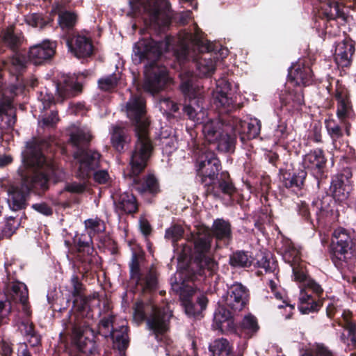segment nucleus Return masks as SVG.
I'll use <instances>...</instances> for the list:
<instances>
[{
    "label": "nucleus",
    "mask_w": 356,
    "mask_h": 356,
    "mask_svg": "<svg viewBox=\"0 0 356 356\" xmlns=\"http://www.w3.org/2000/svg\"><path fill=\"white\" fill-rule=\"evenodd\" d=\"M232 312L223 305H219L213 313V328L222 334L234 333L236 331V319L241 314Z\"/></svg>",
    "instance_id": "21"
},
{
    "label": "nucleus",
    "mask_w": 356,
    "mask_h": 356,
    "mask_svg": "<svg viewBox=\"0 0 356 356\" xmlns=\"http://www.w3.org/2000/svg\"><path fill=\"white\" fill-rule=\"evenodd\" d=\"M252 266L254 268H264L266 273H274L277 267V261L273 257L262 251H259L252 255Z\"/></svg>",
    "instance_id": "44"
},
{
    "label": "nucleus",
    "mask_w": 356,
    "mask_h": 356,
    "mask_svg": "<svg viewBox=\"0 0 356 356\" xmlns=\"http://www.w3.org/2000/svg\"><path fill=\"white\" fill-rule=\"evenodd\" d=\"M120 78L115 73L99 79L97 81L99 88L104 92H112L118 85Z\"/></svg>",
    "instance_id": "51"
},
{
    "label": "nucleus",
    "mask_w": 356,
    "mask_h": 356,
    "mask_svg": "<svg viewBox=\"0 0 356 356\" xmlns=\"http://www.w3.org/2000/svg\"><path fill=\"white\" fill-rule=\"evenodd\" d=\"M79 319L75 318L76 322L72 326L73 342L82 353H91V348H88V346L90 345L91 347H94L95 342L92 339H90L87 334L88 332L94 333V331L89 327L88 323L86 321L79 322Z\"/></svg>",
    "instance_id": "30"
},
{
    "label": "nucleus",
    "mask_w": 356,
    "mask_h": 356,
    "mask_svg": "<svg viewBox=\"0 0 356 356\" xmlns=\"http://www.w3.org/2000/svg\"><path fill=\"white\" fill-rule=\"evenodd\" d=\"M44 142L33 138L26 144V152L22 154V161L29 168H35L42 171L33 176H22V182L29 186L30 193L35 189L45 191L49 188L51 177L56 173L58 169L56 163L48 160L42 152Z\"/></svg>",
    "instance_id": "6"
},
{
    "label": "nucleus",
    "mask_w": 356,
    "mask_h": 356,
    "mask_svg": "<svg viewBox=\"0 0 356 356\" xmlns=\"http://www.w3.org/2000/svg\"><path fill=\"white\" fill-rule=\"evenodd\" d=\"M222 305L232 309L234 314H239L248 309L250 293L241 283L235 282L227 289L221 297Z\"/></svg>",
    "instance_id": "13"
},
{
    "label": "nucleus",
    "mask_w": 356,
    "mask_h": 356,
    "mask_svg": "<svg viewBox=\"0 0 356 356\" xmlns=\"http://www.w3.org/2000/svg\"><path fill=\"white\" fill-rule=\"evenodd\" d=\"M212 236L208 230L191 235L190 244H183L178 257L179 261L188 260L182 282L172 284V290L179 295L186 314L190 317L199 316L206 309L209 300L197 286L188 284L205 282L218 270V264L211 254Z\"/></svg>",
    "instance_id": "1"
},
{
    "label": "nucleus",
    "mask_w": 356,
    "mask_h": 356,
    "mask_svg": "<svg viewBox=\"0 0 356 356\" xmlns=\"http://www.w3.org/2000/svg\"><path fill=\"white\" fill-rule=\"evenodd\" d=\"M189 72L181 78L179 89L185 98L184 113L188 119L199 122L205 114L204 98L200 86Z\"/></svg>",
    "instance_id": "9"
},
{
    "label": "nucleus",
    "mask_w": 356,
    "mask_h": 356,
    "mask_svg": "<svg viewBox=\"0 0 356 356\" xmlns=\"http://www.w3.org/2000/svg\"><path fill=\"white\" fill-rule=\"evenodd\" d=\"M122 330L124 331H122L117 335L115 341L113 342L114 347L118 350L114 356H126V350L129 347V339L127 329L122 328Z\"/></svg>",
    "instance_id": "49"
},
{
    "label": "nucleus",
    "mask_w": 356,
    "mask_h": 356,
    "mask_svg": "<svg viewBox=\"0 0 356 356\" xmlns=\"http://www.w3.org/2000/svg\"><path fill=\"white\" fill-rule=\"evenodd\" d=\"M26 22L28 24L34 27L43 28L47 24L42 15L39 13H33L27 15L26 17Z\"/></svg>",
    "instance_id": "61"
},
{
    "label": "nucleus",
    "mask_w": 356,
    "mask_h": 356,
    "mask_svg": "<svg viewBox=\"0 0 356 356\" xmlns=\"http://www.w3.org/2000/svg\"><path fill=\"white\" fill-rule=\"evenodd\" d=\"M213 104L218 109V120H210L202 127L205 140L210 144L216 142L229 122V113L238 108L236 103V90L226 79L217 81L216 88L213 94Z\"/></svg>",
    "instance_id": "5"
},
{
    "label": "nucleus",
    "mask_w": 356,
    "mask_h": 356,
    "mask_svg": "<svg viewBox=\"0 0 356 356\" xmlns=\"http://www.w3.org/2000/svg\"><path fill=\"white\" fill-rule=\"evenodd\" d=\"M232 125L231 122H228L225 125L224 132L218 138L216 142L213 143L216 146V148L220 152H232L234 151L237 134L235 131L228 128L229 126Z\"/></svg>",
    "instance_id": "40"
},
{
    "label": "nucleus",
    "mask_w": 356,
    "mask_h": 356,
    "mask_svg": "<svg viewBox=\"0 0 356 356\" xmlns=\"http://www.w3.org/2000/svg\"><path fill=\"white\" fill-rule=\"evenodd\" d=\"M252 261V253L245 250H236L229 257V264L234 268H250Z\"/></svg>",
    "instance_id": "45"
},
{
    "label": "nucleus",
    "mask_w": 356,
    "mask_h": 356,
    "mask_svg": "<svg viewBox=\"0 0 356 356\" xmlns=\"http://www.w3.org/2000/svg\"><path fill=\"white\" fill-rule=\"evenodd\" d=\"M334 98L337 102V115L339 120H354L355 113L353 111L348 89L345 86L337 81Z\"/></svg>",
    "instance_id": "26"
},
{
    "label": "nucleus",
    "mask_w": 356,
    "mask_h": 356,
    "mask_svg": "<svg viewBox=\"0 0 356 356\" xmlns=\"http://www.w3.org/2000/svg\"><path fill=\"white\" fill-rule=\"evenodd\" d=\"M57 42L50 40H44L42 42L29 48L28 56L35 65H41L51 60L56 54Z\"/></svg>",
    "instance_id": "29"
},
{
    "label": "nucleus",
    "mask_w": 356,
    "mask_h": 356,
    "mask_svg": "<svg viewBox=\"0 0 356 356\" xmlns=\"http://www.w3.org/2000/svg\"><path fill=\"white\" fill-rule=\"evenodd\" d=\"M59 121L58 113L56 110H52L49 114L44 115L42 122L45 127H54Z\"/></svg>",
    "instance_id": "64"
},
{
    "label": "nucleus",
    "mask_w": 356,
    "mask_h": 356,
    "mask_svg": "<svg viewBox=\"0 0 356 356\" xmlns=\"http://www.w3.org/2000/svg\"><path fill=\"white\" fill-rule=\"evenodd\" d=\"M66 43L70 51L77 58H88L93 54L94 46L89 37L79 33H68Z\"/></svg>",
    "instance_id": "27"
},
{
    "label": "nucleus",
    "mask_w": 356,
    "mask_h": 356,
    "mask_svg": "<svg viewBox=\"0 0 356 356\" xmlns=\"http://www.w3.org/2000/svg\"><path fill=\"white\" fill-rule=\"evenodd\" d=\"M300 356H335L333 353L324 345H317L316 348L306 349Z\"/></svg>",
    "instance_id": "58"
},
{
    "label": "nucleus",
    "mask_w": 356,
    "mask_h": 356,
    "mask_svg": "<svg viewBox=\"0 0 356 356\" xmlns=\"http://www.w3.org/2000/svg\"><path fill=\"white\" fill-rule=\"evenodd\" d=\"M325 124L327 134L332 138L333 143L343 137V131L342 127L337 122L333 120H325Z\"/></svg>",
    "instance_id": "55"
},
{
    "label": "nucleus",
    "mask_w": 356,
    "mask_h": 356,
    "mask_svg": "<svg viewBox=\"0 0 356 356\" xmlns=\"http://www.w3.org/2000/svg\"><path fill=\"white\" fill-rule=\"evenodd\" d=\"M63 8L62 2L56 3L55 10L58 15V24L62 30L72 31L77 22L78 15L75 12L63 10Z\"/></svg>",
    "instance_id": "43"
},
{
    "label": "nucleus",
    "mask_w": 356,
    "mask_h": 356,
    "mask_svg": "<svg viewBox=\"0 0 356 356\" xmlns=\"http://www.w3.org/2000/svg\"><path fill=\"white\" fill-rule=\"evenodd\" d=\"M29 187L22 182L19 186H13L9 189L8 203L12 211H17L26 208L30 195Z\"/></svg>",
    "instance_id": "32"
},
{
    "label": "nucleus",
    "mask_w": 356,
    "mask_h": 356,
    "mask_svg": "<svg viewBox=\"0 0 356 356\" xmlns=\"http://www.w3.org/2000/svg\"><path fill=\"white\" fill-rule=\"evenodd\" d=\"M84 225L88 231V235L92 238L96 234L104 232L106 228L104 221L97 217L86 220Z\"/></svg>",
    "instance_id": "48"
},
{
    "label": "nucleus",
    "mask_w": 356,
    "mask_h": 356,
    "mask_svg": "<svg viewBox=\"0 0 356 356\" xmlns=\"http://www.w3.org/2000/svg\"><path fill=\"white\" fill-rule=\"evenodd\" d=\"M327 159L323 149L316 148L306 154L302 160V168L309 170L318 180L325 177Z\"/></svg>",
    "instance_id": "24"
},
{
    "label": "nucleus",
    "mask_w": 356,
    "mask_h": 356,
    "mask_svg": "<svg viewBox=\"0 0 356 356\" xmlns=\"http://www.w3.org/2000/svg\"><path fill=\"white\" fill-rule=\"evenodd\" d=\"M314 74L309 59H299L289 69L287 84L302 88L311 85Z\"/></svg>",
    "instance_id": "18"
},
{
    "label": "nucleus",
    "mask_w": 356,
    "mask_h": 356,
    "mask_svg": "<svg viewBox=\"0 0 356 356\" xmlns=\"http://www.w3.org/2000/svg\"><path fill=\"white\" fill-rule=\"evenodd\" d=\"M296 211L298 216L301 218L302 220L308 223L312 227H315L316 224H314V220L311 216V211H312V204L309 206L305 202H300L297 204Z\"/></svg>",
    "instance_id": "53"
},
{
    "label": "nucleus",
    "mask_w": 356,
    "mask_h": 356,
    "mask_svg": "<svg viewBox=\"0 0 356 356\" xmlns=\"http://www.w3.org/2000/svg\"><path fill=\"white\" fill-rule=\"evenodd\" d=\"M229 121L232 125L229 126L228 128L239 135L243 142L256 138L260 134L261 123L256 118L250 119L248 122L229 115Z\"/></svg>",
    "instance_id": "23"
},
{
    "label": "nucleus",
    "mask_w": 356,
    "mask_h": 356,
    "mask_svg": "<svg viewBox=\"0 0 356 356\" xmlns=\"http://www.w3.org/2000/svg\"><path fill=\"white\" fill-rule=\"evenodd\" d=\"M72 289L70 291L72 298V307L70 313L76 318L92 319L93 311L89 304V298L86 296V286L77 275L74 274L70 279Z\"/></svg>",
    "instance_id": "12"
},
{
    "label": "nucleus",
    "mask_w": 356,
    "mask_h": 356,
    "mask_svg": "<svg viewBox=\"0 0 356 356\" xmlns=\"http://www.w3.org/2000/svg\"><path fill=\"white\" fill-rule=\"evenodd\" d=\"M355 245V239L349 230L342 227L334 230L330 245V254L331 260L337 267L342 266L343 262H348Z\"/></svg>",
    "instance_id": "11"
},
{
    "label": "nucleus",
    "mask_w": 356,
    "mask_h": 356,
    "mask_svg": "<svg viewBox=\"0 0 356 356\" xmlns=\"http://www.w3.org/2000/svg\"><path fill=\"white\" fill-rule=\"evenodd\" d=\"M138 228L145 241H148L154 230L150 222L144 215L140 216L139 218Z\"/></svg>",
    "instance_id": "60"
},
{
    "label": "nucleus",
    "mask_w": 356,
    "mask_h": 356,
    "mask_svg": "<svg viewBox=\"0 0 356 356\" xmlns=\"http://www.w3.org/2000/svg\"><path fill=\"white\" fill-rule=\"evenodd\" d=\"M305 291L309 290L316 294L318 298H321L323 293V289L321 286L314 280L309 278L304 285Z\"/></svg>",
    "instance_id": "63"
},
{
    "label": "nucleus",
    "mask_w": 356,
    "mask_h": 356,
    "mask_svg": "<svg viewBox=\"0 0 356 356\" xmlns=\"http://www.w3.org/2000/svg\"><path fill=\"white\" fill-rule=\"evenodd\" d=\"M207 196L220 197L225 195L231 197L236 193V188L228 172L222 171L214 176L213 179H209L203 184Z\"/></svg>",
    "instance_id": "17"
},
{
    "label": "nucleus",
    "mask_w": 356,
    "mask_h": 356,
    "mask_svg": "<svg viewBox=\"0 0 356 356\" xmlns=\"http://www.w3.org/2000/svg\"><path fill=\"white\" fill-rule=\"evenodd\" d=\"M194 26L193 33L186 31L179 33L175 54L180 63L191 60L197 76L209 77L216 70V62L211 55L209 58L200 57V55L214 51L213 44L204 40V33L196 23H194Z\"/></svg>",
    "instance_id": "3"
},
{
    "label": "nucleus",
    "mask_w": 356,
    "mask_h": 356,
    "mask_svg": "<svg viewBox=\"0 0 356 356\" xmlns=\"http://www.w3.org/2000/svg\"><path fill=\"white\" fill-rule=\"evenodd\" d=\"M323 306V300L316 299L311 294H308L305 290L300 291L299 297L298 309L302 314H309L312 312H316Z\"/></svg>",
    "instance_id": "41"
},
{
    "label": "nucleus",
    "mask_w": 356,
    "mask_h": 356,
    "mask_svg": "<svg viewBox=\"0 0 356 356\" xmlns=\"http://www.w3.org/2000/svg\"><path fill=\"white\" fill-rule=\"evenodd\" d=\"M352 176L351 170L346 168L332 177L330 186L331 196L338 202H343L348 200L352 190Z\"/></svg>",
    "instance_id": "22"
},
{
    "label": "nucleus",
    "mask_w": 356,
    "mask_h": 356,
    "mask_svg": "<svg viewBox=\"0 0 356 356\" xmlns=\"http://www.w3.org/2000/svg\"><path fill=\"white\" fill-rule=\"evenodd\" d=\"M111 141L113 147L117 152H124L125 144L127 143V135L125 130L120 127H115L111 134Z\"/></svg>",
    "instance_id": "47"
},
{
    "label": "nucleus",
    "mask_w": 356,
    "mask_h": 356,
    "mask_svg": "<svg viewBox=\"0 0 356 356\" xmlns=\"http://www.w3.org/2000/svg\"><path fill=\"white\" fill-rule=\"evenodd\" d=\"M79 164L77 177L88 179L92 173L100 167L102 154L92 149L79 148L73 154Z\"/></svg>",
    "instance_id": "15"
},
{
    "label": "nucleus",
    "mask_w": 356,
    "mask_h": 356,
    "mask_svg": "<svg viewBox=\"0 0 356 356\" xmlns=\"http://www.w3.org/2000/svg\"><path fill=\"white\" fill-rule=\"evenodd\" d=\"M130 7L129 15H147L145 22L160 33H164L174 22L185 26L193 18L191 10L173 13L168 0H128Z\"/></svg>",
    "instance_id": "4"
},
{
    "label": "nucleus",
    "mask_w": 356,
    "mask_h": 356,
    "mask_svg": "<svg viewBox=\"0 0 356 356\" xmlns=\"http://www.w3.org/2000/svg\"><path fill=\"white\" fill-rule=\"evenodd\" d=\"M184 230L181 225H174L165 230V238L171 240L173 245L183 238Z\"/></svg>",
    "instance_id": "57"
},
{
    "label": "nucleus",
    "mask_w": 356,
    "mask_h": 356,
    "mask_svg": "<svg viewBox=\"0 0 356 356\" xmlns=\"http://www.w3.org/2000/svg\"><path fill=\"white\" fill-rule=\"evenodd\" d=\"M236 325L234 334H239L248 339L255 336L260 329L257 318L251 313L245 314L239 321L236 319Z\"/></svg>",
    "instance_id": "36"
},
{
    "label": "nucleus",
    "mask_w": 356,
    "mask_h": 356,
    "mask_svg": "<svg viewBox=\"0 0 356 356\" xmlns=\"http://www.w3.org/2000/svg\"><path fill=\"white\" fill-rule=\"evenodd\" d=\"M91 140V136L83 131L72 133L70 135L69 142L77 149L83 148V146L88 145Z\"/></svg>",
    "instance_id": "52"
},
{
    "label": "nucleus",
    "mask_w": 356,
    "mask_h": 356,
    "mask_svg": "<svg viewBox=\"0 0 356 356\" xmlns=\"http://www.w3.org/2000/svg\"><path fill=\"white\" fill-rule=\"evenodd\" d=\"M127 115L135 127V131L148 130L149 122L146 118V101L140 95H131L126 103Z\"/></svg>",
    "instance_id": "14"
},
{
    "label": "nucleus",
    "mask_w": 356,
    "mask_h": 356,
    "mask_svg": "<svg viewBox=\"0 0 356 356\" xmlns=\"http://www.w3.org/2000/svg\"><path fill=\"white\" fill-rule=\"evenodd\" d=\"M19 226V222L14 217H8L5 219V223L0 232V240L10 238L16 232Z\"/></svg>",
    "instance_id": "50"
},
{
    "label": "nucleus",
    "mask_w": 356,
    "mask_h": 356,
    "mask_svg": "<svg viewBox=\"0 0 356 356\" xmlns=\"http://www.w3.org/2000/svg\"><path fill=\"white\" fill-rule=\"evenodd\" d=\"M175 38L165 35L163 39L155 40L152 38H142L136 42L133 48L132 59L135 64L147 60L143 89L152 95L159 94L165 90L169 82V76L165 68L157 65L156 61L163 52L169 51Z\"/></svg>",
    "instance_id": "2"
},
{
    "label": "nucleus",
    "mask_w": 356,
    "mask_h": 356,
    "mask_svg": "<svg viewBox=\"0 0 356 356\" xmlns=\"http://www.w3.org/2000/svg\"><path fill=\"white\" fill-rule=\"evenodd\" d=\"M135 132L137 140L131 151L129 172L138 175L143 172L147 167L148 162L153 154L154 146L148 130Z\"/></svg>",
    "instance_id": "10"
},
{
    "label": "nucleus",
    "mask_w": 356,
    "mask_h": 356,
    "mask_svg": "<svg viewBox=\"0 0 356 356\" xmlns=\"http://www.w3.org/2000/svg\"><path fill=\"white\" fill-rule=\"evenodd\" d=\"M212 239L215 238L217 246L220 244L225 247L229 246L233 240L231 222L228 220L217 218L213 220L209 232Z\"/></svg>",
    "instance_id": "31"
},
{
    "label": "nucleus",
    "mask_w": 356,
    "mask_h": 356,
    "mask_svg": "<svg viewBox=\"0 0 356 356\" xmlns=\"http://www.w3.org/2000/svg\"><path fill=\"white\" fill-rule=\"evenodd\" d=\"M74 243L76 258L81 264L83 274H87L92 269L94 259L97 255L93 247L92 238L88 234H82L75 236Z\"/></svg>",
    "instance_id": "16"
},
{
    "label": "nucleus",
    "mask_w": 356,
    "mask_h": 356,
    "mask_svg": "<svg viewBox=\"0 0 356 356\" xmlns=\"http://www.w3.org/2000/svg\"><path fill=\"white\" fill-rule=\"evenodd\" d=\"M307 175L305 169L296 168L292 165L279 169V178L282 186L296 194L303 188Z\"/></svg>",
    "instance_id": "20"
},
{
    "label": "nucleus",
    "mask_w": 356,
    "mask_h": 356,
    "mask_svg": "<svg viewBox=\"0 0 356 356\" xmlns=\"http://www.w3.org/2000/svg\"><path fill=\"white\" fill-rule=\"evenodd\" d=\"M283 258L291 266H293L300 262V252L294 247H289L284 250Z\"/></svg>",
    "instance_id": "59"
},
{
    "label": "nucleus",
    "mask_w": 356,
    "mask_h": 356,
    "mask_svg": "<svg viewBox=\"0 0 356 356\" xmlns=\"http://www.w3.org/2000/svg\"><path fill=\"white\" fill-rule=\"evenodd\" d=\"M284 105L290 107L293 112H299L305 104L303 88L301 86H292L286 83V95L284 99Z\"/></svg>",
    "instance_id": "38"
},
{
    "label": "nucleus",
    "mask_w": 356,
    "mask_h": 356,
    "mask_svg": "<svg viewBox=\"0 0 356 356\" xmlns=\"http://www.w3.org/2000/svg\"><path fill=\"white\" fill-rule=\"evenodd\" d=\"M202 163L208 166L209 164L213 167L220 166L221 163L216 153L211 150H205L198 157L197 165H202Z\"/></svg>",
    "instance_id": "56"
},
{
    "label": "nucleus",
    "mask_w": 356,
    "mask_h": 356,
    "mask_svg": "<svg viewBox=\"0 0 356 356\" xmlns=\"http://www.w3.org/2000/svg\"><path fill=\"white\" fill-rule=\"evenodd\" d=\"M134 316L139 321L146 320L148 329L152 331L157 339L160 335L169 330L172 314L163 307H157L140 301L134 305Z\"/></svg>",
    "instance_id": "8"
},
{
    "label": "nucleus",
    "mask_w": 356,
    "mask_h": 356,
    "mask_svg": "<svg viewBox=\"0 0 356 356\" xmlns=\"http://www.w3.org/2000/svg\"><path fill=\"white\" fill-rule=\"evenodd\" d=\"M145 261V253L141 248L133 250L129 266V286L134 293L150 295L159 287V273L151 265L145 268L141 266Z\"/></svg>",
    "instance_id": "7"
},
{
    "label": "nucleus",
    "mask_w": 356,
    "mask_h": 356,
    "mask_svg": "<svg viewBox=\"0 0 356 356\" xmlns=\"http://www.w3.org/2000/svg\"><path fill=\"white\" fill-rule=\"evenodd\" d=\"M98 248L104 252L107 250L111 254H116L118 252L117 243L108 235H104L99 238Z\"/></svg>",
    "instance_id": "54"
},
{
    "label": "nucleus",
    "mask_w": 356,
    "mask_h": 356,
    "mask_svg": "<svg viewBox=\"0 0 356 356\" xmlns=\"http://www.w3.org/2000/svg\"><path fill=\"white\" fill-rule=\"evenodd\" d=\"M197 176L202 184L208 182V180L213 179L215 175L220 172L222 166L213 167L209 164L208 166L202 163V165H197Z\"/></svg>",
    "instance_id": "46"
},
{
    "label": "nucleus",
    "mask_w": 356,
    "mask_h": 356,
    "mask_svg": "<svg viewBox=\"0 0 356 356\" xmlns=\"http://www.w3.org/2000/svg\"><path fill=\"white\" fill-rule=\"evenodd\" d=\"M22 34H17L11 28L3 30L0 34V45L6 47L13 53H17L23 42Z\"/></svg>",
    "instance_id": "42"
},
{
    "label": "nucleus",
    "mask_w": 356,
    "mask_h": 356,
    "mask_svg": "<svg viewBox=\"0 0 356 356\" xmlns=\"http://www.w3.org/2000/svg\"><path fill=\"white\" fill-rule=\"evenodd\" d=\"M355 51V42L350 37L339 42L335 48L334 58L336 63L342 67H349L353 62Z\"/></svg>",
    "instance_id": "33"
},
{
    "label": "nucleus",
    "mask_w": 356,
    "mask_h": 356,
    "mask_svg": "<svg viewBox=\"0 0 356 356\" xmlns=\"http://www.w3.org/2000/svg\"><path fill=\"white\" fill-rule=\"evenodd\" d=\"M115 321V316L112 313L102 318L97 323L96 334L101 335L106 339L111 338L113 342H115L117 335L121 333L122 331H124L122 328H127V333L129 332L128 326L122 325L119 328L113 327Z\"/></svg>",
    "instance_id": "35"
},
{
    "label": "nucleus",
    "mask_w": 356,
    "mask_h": 356,
    "mask_svg": "<svg viewBox=\"0 0 356 356\" xmlns=\"http://www.w3.org/2000/svg\"><path fill=\"white\" fill-rule=\"evenodd\" d=\"M338 200L326 194L312 202V211L315 213L316 225H325L332 220Z\"/></svg>",
    "instance_id": "25"
},
{
    "label": "nucleus",
    "mask_w": 356,
    "mask_h": 356,
    "mask_svg": "<svg viewBox=\"0 0 356 356\" xmlns=\"http://www.w3.org/2000/svg\"><path fill=\"white\" fill-rule=\"evenodd\" d=\"M336 324L348 332L347 334L344 332L341 334L340 341L353 348H356V321L353 318V312L349 309L343 310L341 319L334 321L332 326L334 327Z\"/></svg>",
    "instance_id": "28"
},
{
    "label": "nucleus",
    "mask_w": 356,
    "mask_h": 356,
    "mask_svg": "<svg viewBox=\"0 0 356 356\" xmlns=\"http://www.w3.org/2000/svg\"><path fill=\"white\" fill-rule=\"evenodd\" d=\"M292 267L293 275L296 281L303 283V285L310 278L308 277L305 269L298 264Z\"/></svg>",
    "instance_id": "62"
},
{
    "label": "nucleus",
    "mask_w": 356,
    "mask_h": 356,
    "mask_svg": "<svg viewBox=\"0 0 356 356\" xmlns=\"http://www.w3.org/2000/svg\"><path fill=\"white\" fill-rule=\"evenodd\" d=\"M140 175L128 172L124 173V177L128 184L141 195H149L152 197L157 195L161 190L159 181L154 175L147 174L143 177Z\"/></svg>",
    "instance_id": "19"
},
{
    "label": "nucleus",
    "mask_w": 356,
    "mask_h": 356,
    "mask_svg": "<svg viewBox=\"0 0 356 356\" xmlns=\"http://www.w3.org/2000/svg\"><path fill=\"white\" fill-rule=\"evenodd\" d=\"M8 298H10L15 302H20L26 313L29 312L28 300L29 293L26 285L21 282L16 281L11 283L8 288Z\"/></svg>",
    "instance_id": "39"
},
{
    "label": "nucleus",
    "mask_w": 356,
    "mask_h": 356,
    "mask_svg": "<svg viewBox=\"0 0 356 356\" xmlns=\"http://www.w3.org/2000/svg\"><path fill=\"white\" fill-rule=\"evenodd\" d=\"M343 0H320L321 6L318 10V17L327 21L341 18L344 19Z\"/></svg>",
    "instance_id": "34"
},
{
    "label": "nucleus",
    "mask_w": 356,
    "mask_h": 356,
    "mask_svg": "<svg viewBox=\"0 0 356 356\" xmlns=\"http://www.w3.org/2000/svg\"><path fill=\"white\" fill-rule=\"evenodd\" d=\"M116 209L127 215L134 216L138 211L139 203L136 197L129 192L120 193L115 201Z\"/></svg>",
    "instance_id": "37"
}]
</instances>
